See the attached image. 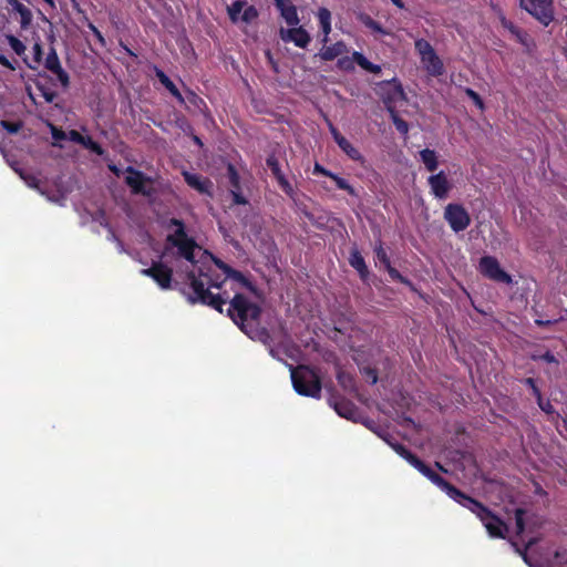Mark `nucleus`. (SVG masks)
Listing matches in <instances>:
<instances>
[{
	"instance_id": "b1692460",
	"label": "nucleus",
	"mask_w": 567,
	"mask_h": 567,
	"mask_svg": "<svg viewBox=\"0 0 567 567\" xmlns=\"http://www.w3.org/2000/svg\"><path fill=\"white\" fill-rule=\"evenodd\" d=\"M352 59L358 63L360 68L364 71H368L373 74H379L381 72V66L369 61L362 53L354 51L352 53Z\"/></svg>"
},
{
	"instance_id": "864d4df0",
	"label": "nucleus",
	"mask_w": 567,
	"mask_h": 567,
	"mask_svg": "<svg viewBox=\"0 0 567 567\" xmlns=\"http://www.w3.org/2000/svg\"><path fill=\"white\" fill-rule=\"evenodd\" d=\"M534 542L533 540H529L528 544L526 545V547L524 549H520L519 547H517V545L515 543H513V546H515L516 548V551L522 556L523 560L529 566V567H534V563L530 560V558L528 557L527 555V548L533 545Z\"/></svg>"
},
{
	"instance_id": "c9c22d12",
	"label": "nucleus",
	"mask_w": 567,
	"mask_h": 567,
	"mask_svg": "<svg viewBox=\"0 0 567 567\" xmlns=\"http://www.w3.org/2000/svg\"><path fill=\"white\" fill-rule=\"evenodd\" d=\"M6 39L16 54L22 55L25 52V45L17 37L12 34H7Z\"/></svg>"
},
{
	"instance_id": "473e14b6",
	"label": "nucleus",
	"mask_w": 567,
	"mask_h": 567,
	"mask_svg": "<svg viewBox=\"0 0 567 567\" xmlns=\"http://www.w3.org/2000/svg\"><path fill=\"white\" fill-rule=\"evenodd\" d=\"M245 6H246V1H244V0H236V1H234L227 8V13L229 16V19L233 22H237L238 21L239 14H240V12H241V10L244 9Z\"/></svg>"
},
{
	"instance_id": "e2e57ef3",
	"label": "nucleus",
	"mask_w": 567,
	"mask_h": 567,
	"mask_svg": "<svg viewBox=\"0 0 567 567\" xmlns=\"http://www.w3.org/2000/svg\"><path fill=\"white\" fill-rule=\"evenodd\" d=\"M320 28H321V31L323 33V38H322L321 42L323 44H326L328 42V40H329L328 35L331 32V22L321 24Z\"/></svg>"
},
{
	"instance_id": "338daca9",
	"label": "nucleus",
	"mask_w": 567,
	"mask_h": 567,
	"mask_svg": "<svg viewBox=\"0 0 567 567\" xmlns=\"http://www.w3.org/2000/svg\"><path fill=\"white\" fill-rule=\"evenodd\" d=\"M365 25L371 28L374 31L383 32L382 27L377 21L372 20L371 18H368Z\"/></svg>"
},
{
	"instance_id": "f3484780",
	"label": "nucleus",
	"mask_w": 567,
	"mask_h": 567,
	"mask_svg": "<svg viewBox=\"0 0 567 567\" xmlns=\"http://www.w3.org/2000/svg\"><path fill=\"white\" fill-rule=\"evenodd\" d=\"M274 2L288 25L296 27L299 24L297 8L290 0H274Z\"/></svg>"
},
{
	"instance_id": "0eeeda50",
	"label": "nucleus",
	"mask_w": 567,
	"mask_h": 567,
	"mask_svg": "<svg viewBox=\"0 0 567 567\" xmlns=\"http://www.w3.org/2000/svg\"><path fill=\"white\" fill-rule=\"evenodd\" d=\"M443 216L454 233L464 231L471 225V216L462 204H447Z\"/></svg>"
},
{
	"instance_id": "f03ea898",
	"label": "nucleus",
	"mask_w": 567,
	"mask_h": 567,
	"mask_svg": "<svg viewBox=\"0 0 567 567\" xmlns=\"http://www.w3.org/2000/svg\"><path fill=\"white\" fill-rule=\"evenodd\" d=\"M291 382L299 395L319 399L322 390L321 378L318 372L309 365H289Z\"/></svg>"
},
{
	"instance_id": "2eb2a0df",
	"label": "nucleus",
	"mask_w": 567,
	"mask_h": 567,
	"mask_svg": "<svg viewBox=\"0 0 567 567\" xmlns=\"http://www.w3.org/2000/svg\"><path fill=\"white\" fill-rule=\"evenodd\" d=\"M329 130L337 145L348 155L349 158L359 163L364 162V157L360 151L354 147L332 123H329Z\"/></svg>"
},
{
	"instance_id": "e433bc0d",
	"label": "nucleus",
	"mask_w": 567,
	"mask_h": 567,
	"mask_svg": "<svg viewBox=\"0 0 567 567\" xmlns=\"http://www.w3.org/2000/svg\"><path fill=\"white\" fill-rule=\"evenodd\" d=\"M498 19L501 25L506 29L512 35H514L520 28L508 20L502 10H498Z\"/></svg>"
},
{
	"instance_id": "cd10ccee",
	"label": "nucleus",
	"mask_w": 567,
	"mask_h": 567,
	"mask_svg": "<svg viewBox=\"0 0 567 567\" xmlns=\"http://www.w3.org/2000/svg\"><path fill=\"white\" fill-rule=\"evenodd\" d=\"M14 171L19 174L21 179H23L30 188L37 189L41 194L44 193L41 188V181L37 176H34L33 174H29L20 168L14 167Z\"/></svg>"
},
{
	"instance_id": "7c9ffc66",
	"label": "nucleus",
	"mask_w": 567,
	"mask_h": 567,
	"mask_svg": "<svg viewBox=\"0 0 567 567\" xmlns=\"http://www.w3.org/2000/svg\"><path fill=\"white\" fill-rule=\"evenodd\" d=\"M279 185V187L282 189V192L290 198H295L296 190L293 186L290 184V182L286 178L284 173H280L279 175L274 176Z\"/></svg>"
},
{
	"instance_id": "bb28decb",
	"label": "nucleus",
	"mask_w": 567,
	"mask_h": 567,
	"mask_svg": "<svg viewBox=\"0 0 567 567\" xmlns=\"http://www.w3.org/2000/svg\"><path fill=\"white\" fill-rule=\"evenodd\" d=\"M388 111L390 113V117L392 120V123L394 124L395 128L402 134L406 135L409 133V124L405 120H403L394 107L388 106Z\"/></svg>"
},
{
	"instance_id": "79ce46f5",
	"label": "nucleus",
	"mask_w": 567,
	"mask_h": 567,
	"mask_svg": "<svg viewBox=\"0 0 567 567\" xmlns=\"http://www.w3.org/2000/svg\"><path fill=\"white\" fill-rule=\"evenodd\" d=\"M414 45L415 50L419 52L421 56L430 54L435 51L431 43L424 39L416 40Z\"/></svg>"
},
{
	"instance_id": "69168bd1",
	"label": "nucleus",
	"mask_w": 567,
	"mask_h": 567,
	"mask_svg": "<svg viewBox=\"0 0 567 567\" xmlns=\"http://www.w3.org/2000/svg\"><path fill=\"white\" fill-rule=\"evenodd\" d=\"M0 64L11 71L16 70V65L2 53H0Z\"/></svg>"
},
{
	"instance_id": "72a5a7b5",
	"label": "nucleus",
	"mask_w": 567,
	"mask_h": 567,
	"mask_svg": "<svg viewBox=\"0 0 567 567\" xmlns=\"http://www.w3.org/2000/svg\"><path fill=\"white\" fill-rule=\"evenodd\" d=\"M227 176H228L231 189L241 188L240 176H239L236 167L230 163L227 165Z\"/></svg>"
},
{
	"instance_id": "4be33fe9",
	"label": "nucleus",
	"mask_w": 567,
	"mask_h": 567,
	"mask_svg": "<svg viewBox=\"0 0 567 567\" xmlns=\"http://www.w3.org/2000/svg\"><path fill=\"white\" fill-rule=\"evenodd\" d=\"M154 71L156 78L165 86V89L178 101V103L184 104V96L182 95L177 86L174 84V82L166 75V73L157 66H154Z\"/></svg>"
},
{
	"instance_id": "58836bf2",
	"label": "nucleus",
	"mask_w": 567,
	"mask_h": 567,
	"mask_svg": "<svg viewBox=\"0 0 567 567\" xmlns=\"http://www.w3.org/2000/svg\"><path fill=\"white\" fill-rule=\"evenodd\" d=\"M526 511L524 508L515 509V523H516V533L517 535H522L525 532V519L524 516Z\"/></svg>"
},
{
	"instance_id": "20e7f679",
	"label": "nucleus",
	"mask_w": 567,
	"mask_h": 567,
	"mask_svg": "<svg viewBox=\"0 0 567 567\" xmlns=\"http://www.w3.org/2000/svg\"><path fill=\"white\" fill-rule=\"evenodd\" d=\"M432 483L440 487L443 492H445L456 503L474 513L477 517L486 515L488 508L487 506H485L480 501L464 494L461 489L452 485L440 474H437V476L434 477V481Z\"/></svg>"
},
{
	"instance_id": "a18cd8bd",
	"label": "nucleus",
	"mask_w": 567,
	"mask_h": 567,
	"mask_svg": "<svg viewBox=\"0 0 567 567\" xmlns=\"http://www.w3.org/2000/svg\"><path fill=\"white\" fill-rule=\"evenodd\" d=\"M0 125L2 126V128H4L10 134H17L22 127V123L20 121L19 122H10V121L2 120V121H0Z\"/></svg>"
},
{
	"instance_id": "412c9836",
	"label": "nucleus",
	"mask_w": 567,
	"mask_h": 567,
	"mask_svg": "<svg viewBox=\"0 0 567 567\" xmlns=\"http://www.w3.org/2000/svg\"><path fill=\"white\" fill-rule=\"evenodd\" d=\"M332 406L334 411L340 415L341 417L352 420L357 415V406L353 402L346 398H338L334 399L332 402Z\"/></svg>"
},
{
	"instance_id": "6e6552de",
	"label": "nucleus",
	"mask_w": 567,
	"mask_h": 567,
	"mask_svg": "<svg viewBox=\"0 0 567 567\" xmlns=\"http://www.w3.org/2000/svg\"><path fill=\"white\" fill-rule=\"evenodd\" d=\"M141 275L152 278L162 290L172 288L173 269L161 260L152 261L151 267L141 270Z\"/></svg>"
},
{
	"instance_id": "ea45409f",
	"label": "nucleus",
	"mask_w": 567,
	"mask_h": 567,
	"mask_svg": "<svg viewBox=\"0 0 567 567\" xmlns=\"http://www.w3.org/2000/svg\"><path fill=\"white\" fill-rule=\"evenodd\" d=\"M374 254L377 259L383 265L384 268L391 265L390 258L381 241L374 247Z\"/></svg>"
},
{
	"instance_id": "9d476101",
	"label": "nucleus",
	"mask_w": 567,
	"mask_h": 567,
	"mask_svg": "<svg viewBox=\"0 0 567 567\" xmlns=\"http://www.w3.org/2000/svg\"><path fill=\"white\" fill-rule=\"evenodd\" d=\"M44 68L52 72L63 89H68L70 85V76L68 72L62 68L59 55L54 48H51L47 54L44 61Z\"/></svg>"
},
{
	"instance_id": "2f4dec72",
	"label": "nucleus",
	"mask_w": 567,
	"mask_h": 567,
	"mask_svg": "<svg viewBox=\"0 0 567 567\" xmlns=\"http://www.w3.org/2000/svg\"><path fill=\"white\" fill-rule=\"evenodd\" d=\"M384 269L388 271V274H389V276H390V278H391L392 280L399 281V282H401V284H403V285L408 286L410 289L415 290V287H414L413 282H412L409 278H406V277L402 276V275L399 272V270H398V269H395L394 267H392V265H389V266H388V267H385Z\"/></svg>"
},
{
	"instance_id": "de8ad7c7",
	"label": "nucleus",
	"mask_w": 567,
	"mask_h": 567,
	"mask_svg": "<svg viewBox=\"0 0 567 567\" xmlns=\"http://www.w3.org/2000/svg\"><path fill=\"white\" fill-rule=\"evenodd\" d=\"M184 99L185 101L187 100L190 104H193L196 107H199L202 104H205L204 100L192 90L186 91V96H184Z\"/></svg>"
},
{
	"instance_id": "f704fd0d",
	"label": "nucleus",
	"mask_w": 567,
	"mask_h": 567,
	"mask_svg": "<svg viewBox=\"0 0 567 567\" xmlns=\"http://www.w3.org/2000/svg\"><path fill=\"white\" fill-rule=\"evenodd\" d=\"M250 338L251 339H255L257 338L259 341H261L264 344H266L267 347L271 346V336L269 333V331L265 328L262 329H255L254 331H250Z\"/></svg>"
},
{
	"instance_id": "a211bd4d",
	"label": "nucleus",
	"mask_w": 567,
	"mask_h": 567,
	"mask_svg": "<svg viewBox=\"0 0 567 567\" xmlns=\"http://www.w3.org/2000/svg\"><path fill=\"white\" fill-rule=\"evenodd\" d=\"M348 260L350 266L357 270L360 279L363 282H365L369 278L370 272L365 264V260L358 248L354 247L353 249H351Z\"/></svg>"
},
{
	"instance_id": "6e6d98bb",
	"label": "nucleus",
	"mask_w": 567,
	"mask_h": 567,
	"mask_svg": "<svg viewBox=\"0 0 567 567\" xmlns=\"http://www.w3.org/2000/svg\"><path fill=\"white\" fill-rule=\"evenodd\" d=\"M320 25L331 22V12L327 8H320L317 13Z\"/></svg>"
},
{
	"instance_id": "f257e3e1",
	"label": "nucleus",
	"mask_w": 567,
	"mask_h": 567,
	"mask_svg": "<svg viewBox=\"0 0 567 567\" xmlns=\"http://www.w3.org/2000/svg\"><path fill=\"white\" fill-rule=\"evenodd\" d=\"M186 277L192 289V293L187 295L190 305L200 303L223 313L224 305L229 301L228 316L241 331L250 336L248 327L257 322L261 315V308L257 303L251 302L243 293H236L231 299L227 291L213 293L210 288L220 289L225 280H215L202 269L198 276L195 271H189Z\"/></svg>"
},
{
	"instance_id": "5fc2aeb1",
	"label": "nucleus",
	"mask_w": 567,
	"mask_h": 567,
	"mask_svg": "<svg viewBox=\"0 0 567 567\" xmlns=\"http://www.w3.org/2000/svg\"><path fill=\"white\" fill-rule=\"evenodd\" d=\"M38 89L41 91V95L48 103H52L58 97V93L55 91L47 89L42 85H38Z\"/></svg>"
},
{
	"instance_id": "393cba45",
	"label": "nucleus",
	"mask_w": 567,
	"mask_h": 567,
	"mask_svg": "<svg viewBox=\"0 0 567 567\" xmlns=\"http://www.w3.org/2000/svg\"><path fill=\"white\" fill-rule=\"evenodd\" d=\"M420 157H421V161L424 164L425 168L429 172L436 171V168L439 166V162H437V156H436L435 151L430 150V148H424L420 152Z\"/></svg>"
},
{
	"instance_id": "5701e85b",
	"label": "nucleus",
	"mask_w": 567,
	"mask_h": 567,
	"mask_svg": "<svg viewBox=\"0 0 567 567\" xmlns=\"http://www.w3.org/2000/svg\"><path fill=\"white\" fill-rule=\"evenodd\" d=\"M8 3L14 12L19 13L21 29H28L33 18L31 10L19 0H8Z\"/></svg>"
},
{
	"instance_id": "774afa93",
	"label": "nucleus",
	"mask_w": 567,
	"mask_h": 567,
	"mask_svg": "<svg viewBox=\"0 0 567 567\" xmlns=\"http://www.w3.org/2000/svg\"><path fill=\"white\" fill-rule=\"evenodd\" d=\"M365 374L371 380L372 384H375L378 382V373L374 369H367Z\"/></svg>"
},
{
	"instance_id": "c85d7f7f",
	"label": "nucleus",
	"mask_w": 567,
	"mask_h": 567,
	"mask_svg": "<svg viewBox=\"0 0 567 567\" xmlns=\"http://www.w3.org/2000/svg\"><path fill=\"white\" fill-rule=\"evenodd\" d=\"M329 178H331L336 183V186L339 189L346 190L350 196H353V197H358L359 196V194L355 190V188L353 186H351L346 178L340 177L339 175H337L334 173H332Z\"/></svg>"
},
{
	"instance_id": "c03bdc74",
	"label": "nucleus",
	"mask_w": 567,
	"mask_h": 567,
	"mask_svg": "<svg viewBox=\"0 0 567 567\" xmlns=\"http://www.w3.org/2000/svg\"><path fill=\"white\" fill-rule=\"evenodd\" d=\"M266 165L269 167L274 176L282 173L279 161L275 154H271L266 158Z\"/></svg>"
},
{
	"instance_id": "09e8293b",
	"label": "nucleus",
	"mask_w": 567,
	"mask_h": 567,
	"mask_svg": "<svg viewBox=\"0 0 567 567\" xmlns=\"http://www.w3.org/2000/svg\"><path fill=\"white\" fill-rule=\"evenodd\" d=\"M465 94L474 102V104L480 109V110H483L484 109V102L481 97V95L475 92L474 90L467 87L465 90Z\"/></svg>"
},
{
	"instance_id": "680f3d73",
	"label": "nucleus",
	"mask_w": 567,
	"mask_h": 567,
	"mask_svg": "<svg viewBox=\"0 0 567 567\" xmlns=\"http://www.w3.org/2000/svg\"><path fill=\"white\" fill-rule=\"evenodd\" d=\"M313 174H321L323 176L330 177L332 172L327 169V168H324L319 163H316L315 166H313Z\"/></svg>"
},
{
	"instance_id": "dca6fc26",
	"label": "nucleus",
	"mask_w": 567,
	"mask_h": 567,
	"mask_svg": "<svg viewBox=\"0 0 567 567\" xmlns=\"http://www.w3.org/2000/svg\"><path fill=\"white\" fill-rule=\"evenodd\" d=\"M281 39L284 41L293 42L298 48L305 49L311 41L310 34L302 27L291 28L286 31L281 30Z\"/></svg>"
},
{
	"instance_id": "8fccbe9b",
	"label": "nucleus",
	"mask_w": 567,
	"mask_h": 567,
	"mask_svg": "<svg viewBox=\"0 0 567 567\" xmlns=\"http://www.w3.org/2000/svg\"><path fill=\"white\" fill-rule=\"evenodd\" d=\"M353 62L354 60L352 58L344 56L338 60L337 65L340 70L352 71L354 69Z\"/></svg>"
},
{
	"instance_id": "0e129e2a",
	"label": "nucleus",
	"mask_w": 567,
	"mask_h": 567,
	"mask_svg": "<svg viewBox=\"0 0 567 567\" xmlns=\"http://www.w3.org/2000/svg\"><path fill=\"white\" fill-rule=\"evenodd\" d=\"M540 360L547 362V363H556L558 364V360L556 359V357L550 352V351H546L544 354H542L539 357Z\"/></svg>"
},
{
	"instance_id": "4c0bfd02",
	"label": "nucleus",
	"mask_w": 567,
	"mask_h": 567,
	"mask_svg": "<svg viewBox=\"0 0 567 567\" xmlns=\"http://www.w3.org/2000/svg\"><path fill=\"white\" fill-rule=\"evenodd\" d=\"M536 401H537V404L539 406V409L545 412L546 414L548 415H553L555 414L556 417H560L559 413H557L555 411V408L553 406V404L550 403L549 400H544L543 399V395H539L538 398H536Z\"/></svg>"
},
{
	"instance_id": "7ed1b4c3",
	"label": "nucleus",
	"mask_w": 567,
	"mask_h": 567,
	"mask_svg": "<svg viewBox=\"0 0 567 567\" xmlns=\"http://www.w3.org/2000/svg\"><path fill=\"white\" fill-rule=\"evenodd\" d=\"M169 225L176 226V230L173 234L167 235L166 243L172 247L177 248V255L187 261L195 262V249L198 248L197 243L194 238L188 237L185 224L183 220L172 218Z\"/></svg>"
},
{
	"instance_id": "ddd939ff",
	"label": "nucleus",
	"mask_w": 567,
	"mask_h": 567,
	"mask_svg": "<svg viewBox=\"0 0 567 567\" xmlns=\"http://www.w3.org/2000/svg\"><path fill=\"white\" fill-rule=\"evenodd\" d=\"M185 183L196 192L203 195H207L213 197V182L205 176L199 174L190 173L188 171H183L182 173Z\"/></svg>"
},
{
	"instance_id": "37998d69",
	"label": "nucleus",
	"mask_w": 567,
	"mask_h": 567,
	"mask_svg": "<svg viewBox=\"0 0 567 567\" xmlns=\"http://www.w3.org/2000/svg\"><path fill=\"white\" fill-rule=\"evenodd\" d=\"M82 145L99 156L104 154L103 147L97 142L93 141L91 136H86Z\"/></svg>"
},
{
	"instance_id": "603ef678",
	"label": "nucleus",
	"mask_w": 567,
	"mask_h": 567,
	"mask_svg": "<svg viewBox=\"0 0 567 567\" xmlns=\"http://www.w3.org/2000/svg\"><path fill=\"white\" fill-rule=\"evenodd\" d=\"M230 194H231L234 204H236V205L248 204L247 198L241 194V188L230 189Z\"/></svg>"
},
{
	"instance_id": "bf43d9fd",
	"label": "nucleus",
	"mask_w": 567,
	"mask_h": 567,
	"mask_svg": "<svg viewBox=\"0 0 567 567\" xmlns=\"http://www.w3.org/2000/svg\"><path fill=\"white\" fill-rule=\"evenodd\" d=\"M214 259V264L226 275V277L229 275V272L231 271V267L229 265H227L226 262H224L223 260L218 259V258H213Z\"/></svg>"
},
{
	"instance_id": "4d7b16f0",
	"label": "nucleus",
	"mask_w": 567,
	"mask_h": 567,
	"mask_svg": "<svg viewBox=\"0 0 567 567\" xmlns=\"http://www.w3.org/2000/svg\"><path fill=\"white\" fill-rule=\"evenodd\" d=\"M523 382L525 385H527L529 388V390H532L533 395L535 398H538L539 395H542V392H540L539 388L537 386L535 379L526 378Z\"/></svg>"
},
{
	"instance_id": "aec40b11",
	"label": "nucleus",
	"mask_w": 567,
	"mask_h": 567,
	"mask_svg": "<svg viewBox=\"0 0 567 567\" xmlns=\"http://www.w3.org/2000/svg\"><path fill=\"white\" fill-rule=\"evenodd\" d=\"M421 62L432 76H440L444 73V65L436 52L421 56Z\"/></svg>"
},
{
	"instance_id": "a878e982",
	"label": "nucleus",
	"mask_w": 567,
	"mask_h": 567,
	"mask_svg": "<svg viewBox=\"0 0 567 567\" xmlns=\"http://www.w3.org/2000/svg\"><path fill=\"white\" fill-rule=\"evenodd\" d=\"M385 83H386V85L392 86V90L388 94V97H386L388 102H396V101L403 100L405 97L402 84L400 83V81L398 79L394 78L391 81H386Z\"/></svg>"
},
{
	"instance_id": "f8f14e48",
	"label": "nucleus",
	"mask_w": 567,
	"mask_h": 567,
	"mask_svg": "<svg viewBox=\"0 0 567 567\" xmlns=\"http://www.w3.org/2000/svg\"><path fill=\"white\" fill-rule=\"evenodd\" d=\"M427 184L431 188V193L439 199H445L453 187L452 183L449 181L445 172L443 171L431 175L427 178Z\"/></svg>"
},
{
	"instance_id": "3c124183",
	"label": "nucleus",
	"mask_w": 567,
	"mask_h": 567,
	"mask_svg": "<svg viewBox=\"0 0 567 567\" xmlns=\"http://www.w3.org/2000/svg\"><path fill=\"white\" fill-rule=\"evenodd\" d=\"M513 37L522 45L529 47L530 38H529V34L525 30L519 29Z\"/></svg>"
},
{
	"instance_id": "39448f33",
	"label": "nucleus",
	"mask_w": 567,
	"mask_h": 567,
	"mask_svg": "<svg viewBox=\"0 0 567 567\" xmlns=\"http://www.w3.org/2000/svg\"><path fill=\"white\" fill-rule=\"evenodd\" d=\"M519 8L545 28L555 20L554 0H519Z\"/></svg>"
},
{
	"instance_id": "4468645a",
	"label": "nucleus",
	"mask_w": 567,
	"mask_h": 567,
	"mask_svg": "<svg viewBox=\"0 0 567 567\" xmlns=\"http://www.w3.org/2000/svg\"><path fill=\"white\" fill-rule=\"evenodd\" d=\"M126 172L128 175L125 177V183L131 187L134 194H141L145 196L151 195V190L146 189L144 186L145 183L151 182L150 177L132 166H128Z\"/></svg>"
},
{
	"instance_id": "423d86ee",
	"label": "nucleus",
	"mask_w": 567,
	"mask_h": 567,
	"mask_svg": "<svg viewBox=\"0 0 567 567\" xmlns=\"http://www.w3.org/2000/svg\"><path fill=\"white\" fill-rule=\"evenodd\" d=\"M477 270L483 277L492 281L506 285L513 282L512 276L501 267L499 261L494 256L481 257Z\"/></svg>"
},
{
	"instance_id": "1a4fd4ad",
	"label": "nucleus",
	"mask_w": 567,
	"mask_h": 567,
	"mask_svg": "<svg viewBox=\"0 0 567 567\" xmlns=\"http://www.w3.org/2000/svg\"><path fill=\"white\" fill-rule=\"evenodd\" d=\"M393 451L403 457L410 465L416 468L421 474H423L431 482L434 481V477L437 476V473L432 470L429 465H426L422 460H420L415 454H413L404 444L400 442H394L392 445Z\"/></svg>"
},
{
	"instance_id": "6ab92c4d",
	"label": "nucleus",
	"mask_w": 567,
	"mask_h": 567,
	"mask_svg": "<svg viewBox=\"0 0 567 567\" xmlns=\"http://www.w3.org/2000/svg\"><path fill=\"white\" fill-rule=\"evenodd\" d=\"M347 52V44L343 41H338L331 45L323 44V48L315 56H319L323 61H332Z\"/></svg>"
},
{
	"instance_id": "9b49d317",
	"label": "nucleus",
	"mask_w": 567,
	"mask_h": 567,
	"mask_svg": "<svg viewBox=\"0 0 567 567\" xmlns=\"http://www.w3.org/2000/svg\"><path fill=\"white\" fill-rule=\"evenodd\" d=\"M486 528L488 535L494 538H505L508 530L507 525L496 516L489 508L486 515L478 517Z\"/></svg>"
},
{
	"instance_id": "052dcab7",
	"label": "nucleus",
	"mask_w": 567,
	"mask_h": 567,
	"mask_svg": "<svg viewBox=\"0 0 567 567\" xmlns=\"http://www.w3.org/2000/svg\"><path fill=\"white\" fill-rule=\"evenodd\" d=\"M86 136L82 135L81 133H79L78 131L75 130H72L70 132V140L72 142H75V143H79V144H83L84 143V140H85Z\"/></svg>"
},
{
	"instance_id": "a19ab883",
	"label": "nucleus",
	"mask_w": 567,
	"mask_h": 567,
	"mask_svg": "<svg viewBox=\"0 0 567 567\" xmlns=\"http://www.w3.org/2000/svg\"><path fill=\"white\" fill-rule=\"evenodd\" d=\"M259 16L258 10L255 6H247L240 17L241 21L245 23H251L255 21Z\"/></svg>"
},
{
	"instance_id": "49530a36",
	"label": "nucleus",
	"mask_w": 567,
	"mask_h": 567,
	"mask_svg": "<svg viewBox=\"0 0 567 567\" xmlns=\"http://www.w3.org/2000/svg\"><path fill=\"white\" fill-rule=\"evenodd\" d=\"M337 380L339 384L344 389H349L350 386L353 385V378L350 374H346L342 371L338 372Z\"/></svg>"
},
{
	"instance_id": "13d9d810",
	"label": "nucleus",
	"mask_w": 567,
	"mask_h": 567,
	"mask_svg": "<svg viewBox=\"0 0 567 567\" xmlns=\"http://www.w3.org/2000/svg\"><path fill=\"white\" fill-rule=\"evenodd\" d=\"M43 50L42 45L39 42H35L33 45V60L35 63H40L42 60Z\"/></svg>"
},
{
	"instance_id": "c756f323",
	"label": "nucleus",
	"mask_w": 567,
	"mask_h": 567,
	"mask_svg": "<svg viewBox=\"0 0 567 567\" xmlns=\"http://www.w3.org/2000/svg\"><path fill=\"white\" fill-rule=\"evenodd\" d=\"M227 278L237 281L240 286L245 287L250 291H255L254 284L239 270L233 268Z\"/></svg>"
}]
</instances>
